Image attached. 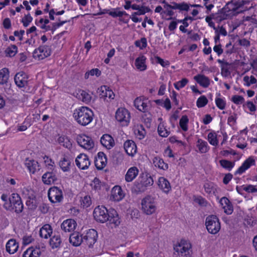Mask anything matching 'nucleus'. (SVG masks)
<instances>
[{"mask_svg":"<svg viewBox=\"0 0 257 257\" xmlns=\"http://www.w3.org/2000/svg\"><path fill=\"white\" fill-rule=\"evenodd\" d=\"M142 207L143 211L146 214L150 215L155 212L156 206L153 197L148 196L142 201Z\"/></svg>","mask_w":257,"mask_h":257,"instance_id":"obj_5","label":"nucleus"},{"mask_svg":"<svg viewBox=\"0 0 257 257\" xmlns=\"http://www.w3.org/2000/svg\"><path fill=\"white\" fill-rule=\"evenodd\" d=\"M61 243L62 240L59 235H54L49 241L50 245L53 249L60 247Z\"/></svg>","mask_w":257,"mask_h":257,"instance_id":"obj_29","label":"nucleus"},{"mask_svg":"<svg viewBox=\"0 0 257 257\" xmlns=\"http://www.w3.org/2000/svg\"><path fill=\"white\" fill-rule=\"evenodd\" d=\"M205 225L208 232L211 234L217 233L220 229V224L215 215H211L206 217Z\"/></svg>","mask_w":257,"mask_h":257,"instance_id":"obj_3","label":"nucleus"},{"mask_svg":"<svg viewBox=\"0 0 257 257\" xmlns=\"http://www.w3.org/2000/svg\"><path fill=\"white\" fill-rule=\"evenodd\" d=\"M207 102V98L205 96H201L198 99L196 104L198 107H202L205 106Z\"/></svg>","mask_w":257,"mask_h":257,"instance_id":"obj_52","label":"nucleus"},{"mask_svg":"<svg viewBox=\"0 0 257 257\" xmlns=\"http://www.w3.org/2000/svg\"><path fill=\"white\" fill-rule=\"evenodd\" d=\"M76 141L80 146L86 150H90L93 148L94 145L91 138L85 135L77 136Z\"/></svg>","mask_w":257,"mask_h":257,"instance_id":"obj_9","label":"nucleus"},{"mask_svg":"<svg viewBox=\"0 0 257 257\" xmlns=\"http://www.w3.org/2000/svg\"><path fill=\"white\" fill-rule=\"evenodd\" d=\"M229 202L230 201L225 197H222L220 200V203L223 209L225 208V206L227 205Z\"/></svg>","mask_w":257,"mask_h":257,"instance_id":"obj_64","label":"nucleus"},{"mask_svg":"<svg viewBox=\"0 0 257 257\" xmlns=\"http://www.w3.org/2000/svg\"><path fill=\"white\" fill-rule=\"evenodd\" d=\"M153 162L156 166L163 170H166L168 168V165L165 163L162 159L160 158L155 157L153 160Z\"/></svg>","mask_w":257,"mask_h":257,"instance_id":"obj_37","label":"nucleus"},{"mask_svg":"<svg viewBox=\"0 0 257 257\" xmlns=\"http://www.w3.org/2000/svg\"><path fill=\"white\" fill-rule=\"evenodd\" d=\"M91 204V200L90 196H85L81 202V205H83V207L87 208L89 207Z\"/></svg>","mask_w":257,"mask_h":257,"instance_id":"obj_54","label":"nucleus"},{"mask_svg":"<svg viewBox=\"0 0 257 257\" xmlns=\"http://www.w3.org/2000/svg\"><path fill=\"white\" fill-rule=\"evenodd\" d=\"M224 211L227 214H231L233 212V206L230 202L225 206Z\"/></svg>","mask_w":257,"mask_h":257,"instance_id":"obj_63","label":"nucleus"},{"mask_svg":"<svg viewBox=\"0 0 257 257\" xmlns=\"http://www.w3.org/2000/svg\"><path fill=\"white\" fill-rule=\"evenodd\" d=\"M158 185L164 192L168 193L171 189L169 182L164 177H160L158 180Z\"/></svg>","mask_w":257,"mask_h":257,"instance_id":"obj_27","label":"nucleus"},{"mask_svg":"<svg viewBox=\"0 0 257 257\" xmlns=\"http://www.w3.org/2000/svg\"><path fill=\"white\" fill-rule=\"evenodd\" d=\"M158 132L159 135L162 137H167L169 135V132L161 124L158 125Z\"/></svg>","mask_w":257,"mask_h":257,"instance_id":"obj_50","label":"nucleus"},{"mask_svg":"<svg viewBox=\"0 0 257 257\" xmlns=\"http://www.w3.org/2000/svg\"><path fill=\"white\" fill-rule=\"evenodd\" d=\"M173 5V10H180V11H188L189 9V7L188 5L185 3H182L181 4H177L175 2H172L171 3Z\"/></svg>","mask_w":257,"mask_h":257,"instance_id":"obj_40","label":"nucleus"},{"mask_svg":"<svg viewBox=\"0 0 257 257\" xmlns=\"http://www.w3.org/2000/svg\"><path fill=\"white\" fill-rule=\"evenodd\" d=\"M34 240L33 238L32 237V236H24L23 238V243L24 245H27L31 242H32V241Z\"/></svg>","mask_w":257,"mask_h":257,"instance_id":"obj_62","label":"nucleus"},{"mask_svg":"<svg viewBox=\"0 0 257 257\" xmlns=\"http://www.w3.org/2000/svg\"><path fill=\"white\" fill-rule=\"evenodd\" d=\"M4 27L6 29H10L12 27L11 20L9 18H5L3 22Z\"/></svg>","mask_w":257,"mask_h":257,"instance_id":"obj_60","label":"nucleus"},{"mask_svg":"<svg viewBox=\"0 0 257 257\" xmlns=\"http://www.w3.org/2000/svg\"><path fill=\"white\" fill-rule=\"evenodd\" d=\"M126 153L131 156H133L137 152V146L135 142L132 140L125 142L123 145Z\"/></svg>","mask_w":257,"mask_h":257,"instance_id":"obj_16","label":"nucleus"},{"mask_svg":"<svg viewBox=\"0 0 257 257\" xmlns=\"http://www.w3.org/2000/svg\"><path fill=\"white\" fill-rule=\"evenodd\" d=\"M51 51L47 46H40L38 49L35 50L33 56L35 58L43 59L51 55Z\"/></svg>","mask_w":257,"mask_h":257,"instance_id":"obj_11","label":"nucleus"},{"mask_svg":"<svg viewBox=\"0 0 257 257\" xmlns=\"http://www.w3.org/2000/svg\"><path fill=\"white\" fill-rule=\"evenodd\" d=\"M119 8H117L115 9H113L114 11H110L108 14L113 18L115 17H121L123 15H126V14L124 11H118Z\"/></svg>","mask_w":257,"mask_h":257,"instance_id":"obj_47","label":"nucleus"},{"mask_svg":"<svg viewBox=\"0 0 257 257\" xmlns=\"http://www.w3.org/2000/svg\"><path fill=\"white\" fill-rule=\"evenodd\" d=\"M134 190L137 192H143L146 189L147 187L144 185L143 182H136L134 187Z\"/></svg>","mask_w":257,"mask_h":257,"instance_id":"obj_45","label":"nucleus"},{"mask_svg":"<svg viewBox=\"0 0 257 257\" xmlns=\"http://www.w3.org/2000/svg\"><path fill=\"white\" fill-rule=\"evenodd\" d=\"M79 98L85 103H88L90 102L91 100V96L87 92L81 90L79 95Z\"/></svg>","mask_w":257,"mask_h":257,"instance_id":"obj_39","label":"nucleus"},{"mask_svg":"<svg viewBox=\"0 0 257 257\" xmlns=\"http://www.w3.org/2000/svg\"><path fill=\"white\" fill-rule=\"evenodd\" d=\"M9 200L11 206L16 213H19L23 211L24 206L21 198L19 194L15 193L13 194L12 196L10 198Z\"/></svg>","mask_w":257,"mask_h":257,"instance_id":"obj_8","label":"nucleus"},{"mask_svg":"<svg viewBox=\"0 0 257 257\" xmlns=\"http://www.w3.org/2000/svg\"><path fill=\"white\" fill-rule=\"evenodd\" d=\"M97 238V232L94 229H89L83 237V243H85L88 246L91 247L96 241Z\"/></svg>","mask_w":257,"mask_h":257,"instance_id":"obj_10","label":"nucleus"},{"mask_svg":"<svg viewBox=\"0 0 257 257\" xmlns=\"http://www.w3.org/2000/svg\"><path fill=\"white\" fill-rule=\"evenodd\" d=\"M109 211L104 206H98L93 211L94 219L98 222L104 223L109 219Z\"/></svg>","mask_w":257,"mask_h":257,"instance_id":"obj_4","label":"nucleus"},{"mask_svg":"<svg viewBox=\"0 0 257 257\" xmlns=\"http://www.w3.org/2000/svg\"><path fill=\"white\" fill-rule=\"evenodd\" d=\"M43 159L46 165L48 167V169L53 170V167L55 166L54 162L47 156L43 157Z\"/></svg>","mask_w":257,"mask_h":257,"instance_id":"obj_51","label":"nucleus"},{"mask_svg":"<svg viewBox=\"0 0 257 257\" xmlns=\"http://www.w3.org/2000/svg\"><path fill=\"white\" fill-rule=\"evenodd\" d=\"M26 205L30 209H35L37 207L36 201L35 197L32 195L28 197L27 200L26 201Z\"/></svg>","mask_w":257,"mask_h":257,"instance_id":"obj_38","label":"nucleus"},{"mask_svg":"<svg viewBox=\"0 0 257 257\" xmlns=\"http://www.w3.org/2000/svg\"><path fill=\"white\" fill-rule=\"evenodd\" d=\"M231 100L236 104H239L244 102V98L242 96L235 95L232 96Z\"/></svg>","mask_w":257,"mask_h":257,"instance_id":"obj_57","label":"nucleus"},{"mask_svg":"<svg viewBox=\"0 0 257 257\" xmlns=\"http://www.w3.org/2000/svg\"><path fill=\"white\" fill-rule=\"evenodd\" d=\"M220 165L224 168L230 170L234 166V163L230 161L222 160L219 161Z\"/></svg>","mask_w":257,"mask_h":257,"instance_id":"obj_46","label":"nucleus"},{"mask_svg":"<svg viewBox=\"0 0 257 257\" xmlns=\"http://www.w3.org/2000/svg\"><path fill=\"white\" fill-rule=\"evenodd\" d=\"M32 17L30 16V14H28L22 19V23L23 24L24 26L26 27L32 22Z\"/></svg>","mask_w":257,"mask_h":257,"instance_id":"obj_55","label":"nucleus"},{"mask_svg":"<svg viewBox=\"0 0 257 257\" xmlns=\"http://www.w3.org/2000/svg\"><path fill=\"white\" fill-rule=\"evenodd\" d=\"M188 82V80L186 78H183L181 81L174 83V86L176 89L179 90L180 88L184 87Z\"/></svg>","mask_w":257,"mask_h":257,"instance_id":"obj_53","label":"nucleus"},{"mask_svg":"<svg viewBox=\"0 0 257 257\" xmlns=\"http://www.w3.org/2000/svg\"><path fill=\"white\" fill-rule=\"evenodd\" d=\"M130 113L124 108H118L115 113L116 120L122 123V125H127L130 120Z\"/></svg>","mask_w":257,"mask_h":257,"instance_id":"obj_6","label":"nucleus"},{"mask_svg":"<svg viewBox=\"0 0 257 257\" xmlns=\"http://www.w3.org/2000/svg\"><path fill=\"white\" fill-rule=\"evenodd\" d=\"M157 62L160 64L163 67H166L169 65V61H164V60L158 56L155 57Z\"/></svg>","mask_w":257,"mask_h":257,"instance_id":"obj_61","label":"nucleus"},{"mask_svg":"<svg viewBox=\"0 0 257 257\" xmlns=\"http://www.w3.org/2000/svg\"><path fill=\"white\" fill-rule=\"evenodd\" d=\"M197 147H198L199 152L201 153H206L209 150L207 143L201 139L198 140L197 142Z\"/></svg>","mask_w":257,"mask_h":257,"instance_id":"obj_35","label":"nucleus"},{"mask_svg":"<svg viewBox=\"0 0 257 257\" xmlns=\"http://www.w3.org/2000/svg\"><path fill=\"white\" fill-rule=\"evenodd\" d=\"M243 190L248 193L257 192V187L252 185H249L244 187Z\"/></svg>","mask_w":257,"mask_h":257,"instance_id":"obj_58","label":"nucleus"},{"mask_svg":"<svg viewBox=\"0 0 257 257\" xmlns=\"http://www.w3.org/2000/svg\"><path fill=\"white\" fill-rule=\"evenodd\" d=\"M215 103L217 106L220 109H224L225 107L226 103L222 98H216Z\"/></svg>","mask_w":257,"mask_h":257,"instance_id":"obj_56","label":"nucleus"},{"mask_svg":"<svg viewBox=\"0 0 257 257\" xmlns=\"http://www.w3.org/2000/svg\"><path fill=\"white\" fill-rule=\"evenodd\" d=\"M56 180L57 177L53 172H46L42 176V181L45 184H51Z\"/></svg>","mask_w":257,"mask_h":257,"instance_id":"obj_25","label":"nucleus"},{"mask_svg":"<svg viewBox=\"0 0 257 257\" xmlns=\"http://www.w3.org/2000/svg\"><path fill=\"white\" fill-rule=\"evenodd\" d=\"M67 21H60L59 23H54L52 24V27L51 28L52 31L53 32L55 31L58 28L60 27V26H62L63 24L66 23Z\"/></svg>","mask_w":257,"mask_h":257,"instance_id":"obj_59","label":"nucleus"},{"mask_svg":"<svg viewBox=\"0 0 257 257\" xmlns=\"http://www.w3.org/2000/svg\"><path fill=\"white\" fill-rule=\"evenodd\" d=\"M102 145L108 149H110L114 145V142L112 137L108 134L103 135L100 139Z\"/></svg>","mask_w":257,"mask_h":257,"instance_id":"obj_17","label":"nucleus"},{"mask_svg":"<svg viewBox=\"0 0 257 257\" xmlns=\"http://www.w3.org/2000/svg\"><path fill=\"white\" fill-rule=\"evenodd\" d=\"M189 119L186 115L182 116L180 120L179 124L181 128L185 132L188 130L187 123H188Z\"/></svg>","mask_w":257,"mask_h":257,"instance_id":"obj_43","label":"nucleus"},{"mask_svg":"<svg viewBox=\"0 0 257 257\" xmlns=\"http://www.w3.org/2000/svg\"><path fill=\"white\" fill-rule=\"evenodd\" d=\"M146 59V57L143 55L136 59L135 61V65L137 69L141 71H144L146 69L147 66L145 64Z\"/></svg>","mask_w":257,"mask_h":257,"instance_id":"obj_31","label":"nucleus"},{"mask_svg":"<svg viewBox=\"0 0 257 257\" xmlns=\"http://www.w3.org/2000/svg\"><path fill=\"white\" fill-rule=\"evenodd\" d=\"M58 142L60 145L66 148H68L71 145L69 140L65 136L60 137L58 139Z\"/></svg>","mask_w":257,"mask_h":257,"instance_id":"obj_44","label":"nucleus"},{"mask_svg":"<svg viewBox=\"0 0 257 257\" xmlns=\"http://www.w3.org/2000/svg\"><path fill=\"white\" fill-rule=\"evenodd\" d=\"M73 115L79 124L84 126L92 121L93 113L88 107L82 106L76 109Z\"/></svg>","mask_w":257,"mask_h":257,"instance_id":"obj_1","label":"nucleus"},{"mask_svg":"<svg viewBox=\"0 0 257 257\" xmlns=\"http://www.w3.org/2000/svg\"><path fill=\"white\" fill-rule=\"evenodd\" d=\"M71 161L67 157H64L59 162V166L64 172H67L70 170Z\"/></svg>","mask_w":257,"mask_h":257,"instance_id":"obj_33","label":"nucleus"},{"mask_svg":"<svg viewBox=\"0 0 257 257\" xmlns=\"http://www.w3.org/2000/svg\"><path fill=\"white\" fill-rule=\"evenodd\" d=\"M69 241L74 246H79L83 242V237L78 232H75L70 235Z\"/></svg>","mask_w":257,"mask_h":257,"instance_id":"obj_20","label":"nucleus"},{"mask_svg":"<svg viewBox=\"0 0 257 257\" xmlns=\"http://www.w3.org/2000/svg\"><path fill=\"white\" fill-rule=\"evenodd\" d=\"M255 161L251 157L248 158L246 159L242 165L235 172V174H241L245 172L247 169H248L251 165H254Z\"/></svg>","mask_w":257,"mask_h":257,"instance_id":"obj_19","label":"nucleus"},{"mask_svg":"<svg viewBox=\"0 0 257 257\" xmlns=\"http://www.w3.org/2000/svg\"><path fill=\"white\" fill-rule=\"evenodd\" d=\"M17 47L15 45H12L5 50L6 56L13 57L17 53Z\"/></svg>","mask_w":257,"mask_h":257,"instance_id":"obj_41","label":"nucleus"},{"mask_svg":"<svg viewBox=\"0 0 257 257\" xmlns=\"http://www.w3.org/2000/svg\"><path fill=\"white\" fill-rule=\"evenodd\" d=\"M111 194L115 200H119L123 197L121 188L119 186H114L112 190Z\"/></svg>","mask_w":257,"mask_h":257,"instance_id":"obj_32","label":"nucleus"},{"mask_svg":"<svg viewBox=\"0 0 257 257\" xmlns=\"http://www.w3.org/2000/svg\"><path fill=\"white\" fill-rule=\"evenodd\" d=\"M41 254L40 248H34L33 247L27 249L23 253V257H39Z\"/></svg>","mask_w":257,"mask_h":257,"instance_id":"obj_28","label":"nucleus"},{"mask_svg":"<svg viewBox=\"0 0 257 257\" xmlns=\"http://www.w3.org/2000/svg\"><path fill=\"white\" fill-rule=\"evenodd\" d=\"M6 250L10 254H13L16 252L18 248L19 244L14 239H11L6 244Z\"/></svg>","mask_w":257,"mask_h":257,"instance_id":"obj_22","label":"nucleus"},{"mask_svg":"<svg viewBox=\"0 0 257 257\" xmlns=\"http://www.w3.org/2000/svg\"><path fill=\"white\" fill-rule=\"evenodd\" d=\"M9 77V71L8 68H4L0 70V84H6Z\"/></svg>","mask_w":257,"mask_h":257,"instance_id":"obj_34","label":"nucleus"},{"mask_svg":"<svg viewBox=\"0 0 257 257\" xmlns=\"http://www.w3.org/2000/svg\"><path fill=\"white\" fill-rule=\"evenodd\" d=\"M109 217L108 220L111 223H113L115 226H118L120 224V220L116 211L114 209L109 210Z\"/></svg>","mask_w":257,"mask_h":257,"instance_id":"obj_30","label":"nucleus"},{"mask_svg":"<svg viewBox=\"0 0 257 257\" xmlns=\"http://www.w3.org/2000/svg\"><path fill=\"white\" fill-rule=\"evenodd\" d=\"M142 181L143 182L144 185H145L147 188L152 186L154 183V181L152 177L150 176H148V175L143 177Z\"/></svg>","mask_w":257,"mask_h":257,"instance_id":"obj_49","label":"nucleus"},{"mask_svg":"<svg viewBox=\"0 0 257 257\" xmlns=\"http://www.w3.org/2000/svg\"><path fill=\"white\" fill-rule=\"evenodd\" d=\"M94 163L98 170H101L104 168L107 163V159L105 155L102 152H99L95 158Z\"/></svg>","mask_w":257,"mask_h":257,"instance_id":"obj_14","label":"nucleus"},{"mask_svg":"<svg viewBox=\"0 0 257 257\" xmlns=\"http://www.w3.org/2000/svg\"><path fill=\"white\" fill-rule=\"evenodd\" d=\"M191 248V245L189 242L182 240L174 247L173 257H192Z\"/></svg>","mask_w":257,"mask_h":257,"instance_id":"obj_2","label":"nucleus"},{"mask_svg":"<svg viewBox=\"0 0 257 257\" xmlns=\"http://www.w3.org/2000/svg\"><path fill=\"white\" fill-rule=\"evenodd\" d=\"M76 222L73 219H67L64 221L61 225V229L65 232H70L75 229Z\"/></svg>","mask_w":257,"mask_h":257,"instance_id":"obj_18","label":"nucleus"},{"mask_svg":"<svg viewBox=\"0 0 257 257\" xmlns=\"http://www.w3.org/2000/svg\"><path fill=\"white\" fill-rule=\"evenodd\" d=\"M16 85L19 87H23L27 84V75L24 72L17 73L14 78Z\"/></svg>","mask_w":257,"mask_h":257,"instance_id":"obj_15","label":"nucleus"},{"mask_svg":"<svg viewBox=\"0 0 257 257\" xmlns=\"http://www.w3.org/2000/svg\"><path fill=\"white\" fill-rule=\"evenodd\" d=\"M53 232V230L51 226L46 224L43 225L40 230V236L44 238H48L50 237Z\"/></svg>","mask_w":257,"mask_h":257,"instance_id":"obj_23","label":"nucleus"},{"mask_svg":"<svg viewBox=\"0 0 257 257\" xmlns=\"http://www.w3.org/2000/svg\"><path fill=\"white\" fill-rule=\"evenodd\" d=\"M194 79L203 87H208L210 84L209 78L203 75L199 74L195 76Z\"/></svg>","mask_w":257,"mask_h":257,"instance_id":"obj_26","label":"nucleus"},{"mask_svg":"<svg viewBox=\"0 0 257 257\" xmlns=\"http://www.w3.org/2000/svg\"><path fill=\"white\" fill-rule=\"evenodd\" d=\"M139 170L136 167L130 168L126 172L125 180L126 182H132L138 175Z\"/></svg>","mask_w":257,"mask_h":257,"instance_id":"obj_21","label":"nucleus"},{"mask_svg":"<svg viewBox=\"0 0 257 257\" xmlns=\"http://www.w3.org/2000/svg\"><path fill=\"white\" fill-rule=\"evenodd\" d=\"M25 164L30 172L32 173H34L36 170H39L38 162L34 160L27 161Z\"/></svg>","mask_w":257,"mask_h":257,"instance_id":"obj_36","label":"nucleus"},{"mask_svg":"<svg viewBox=\"0 0 257 257\" xmlns=\"http://www.w3.org/2000/svg\"><path fill=\"white\" fill-rule=\"evenodd\" d=\"M208 140L209 143L213 146H216L218 145V142L215 133H209L208 135Z\"/></svg>","mask_w":257,"mask_h":257,"instance_id":"obj_42","label":"nucleus"},{"mask_svg":"<svg viewBox=\"0 0 257 257\" xmlns=\"http://www.w3.org/2000/svg\"><path fill=\"white\" fill-rule=\"evenodd\" d=\"M76 166L82 170H85L88 168L90 165V161L88 157L84 154H80L75 160Z\"/></svg>","mask_w":257,"mask_h":257,"instance_id":"obj_12","label":"nucleus"},{"mask_svg":"<svg viewBox=\"0 0 257 257\" xmlns=\"http://www.w3.org/2000/svg\"><path fill=\"white\" fill-rule=\"evenodd\" d=\"M97 92L99 94L100 98H103L104 99H106L107 97L110 99L114 98V93L106 86H102L98 88Z\"/></svg>","mask_w":257,"mask_h":257,"instance_id":"obj_13","label":"nucleus"},{"mask_svg":"<svg viewBox=\"0 0 257 257\" xmlns=\"http://www.w3.org/2000/svg\"><path fill=\"white\" fill-rule=\"evenodd\" d=\"M48 195L52 203L60 202L63 199L62 190L57 187L51 188L48 191Z\"/></svg>","mask_w":257,"mask_h":257,"instance_id":"obj_7","label":"nucleus"},{"mask_svg":"<svg viewBox=\"0 0 257 257\" xmlns=\"http://www.w3.org/2000/svg\"><path fill=\"white\" fill-rule=\"evenodd\" d=\"M230 64L228 62H225L224 64L221 65V74L224 76H227L230 74L229 71Z\"/></svg>","mask_w":257,"mask_h":257,"instance_id":"obj_48","label":"nucleus"},{"mask_svg":"<svg viewBox=\"0 0 257 257\" xmlns=\"http://www.w3.org/2000/svg\"><path fill=\"white\" fill-rule=\"evenodd\" d=\"M134 105L136 108L141 111L145 112L149 109V105L144 100L141 98H137L134 101Z\"/></svg>","mask_w":257,"mask_h":257,"instance_id":"obj_24","label":"nucleus"}]
</instances>
